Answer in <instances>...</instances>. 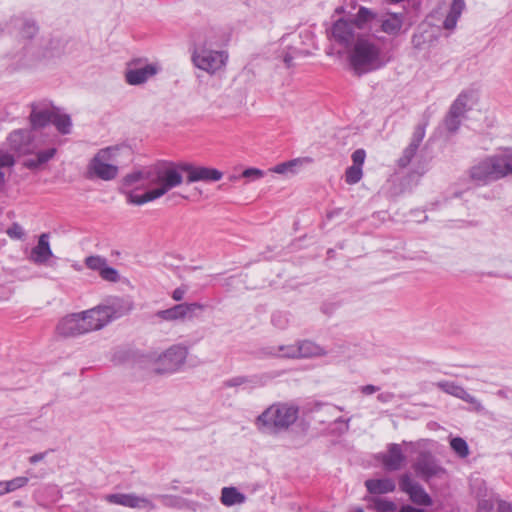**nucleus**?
Masks as SVG:
<instances>
[{"mask_svg": "<svg viewBox=\"0 0 512 512\" xmlns=\"http://www.w3.org/2000/svg\"><path fill=\"white\" fill-rule=\"evenodd\" d=\"M326 354L324 348L312 341L303 340L298 342V358L319 357Z\"/></svg>", "mask_w": 512, "mask_h": 512, "instance_id": "nucleus-24", "label": "nucleus"}, {"mask_svg": "<svg viewBox=\"0 0 512 512\" xmlns=\"http://www.w3.org/2000/svg\"><path fill=\"white\" fill-rule=\"evenodd\" d=\"M369 502L367 508L375 512H393L397 509V505L390 500L379 497L366 498Z\"/></svg>", "mask_w": 512, "mask_h": 512, "instance_id": "nucleus-31", "label": "nucleus"}, {"mask_svg": "<svg viewBox=\"0 0 512 512\" xmlns=\"http://www.w3.org/2000/svg\"><path fill=\"white\" fill-rule=\"evenodd\" d=\"M56 109L57 107L46 101L33 103L29 116L32 128L39 129L52 123Z\"/></svg>", "mask_w": 512, "mask_h": 512, "instance_id": "nucleus-17", "label": "nucleus"}, {"mask_svg": "<svg viewBox=\"0 0 512 512\" xmlns=\"http://www.w3.org/2000/svg\"><path fill=\"white\" fill-rule=\"evenodd\" d=\"M425 137V126L424 125H417L411 139V144H415L419 147L420 143Z\"/></svg>", "mask_w": 512, "mask_h": 512, "instance_id": "nucleus-46", "label": "nucleus"}, {"mask_svg": "<svg viewBox=\"0 0 512 512\" xmlns=\"http://www.w3.org/2000/svg\"><path fill=\"white\" fill-rule=\"evenodd\" d=\"M462 118V116L458 115L457 113H453V111L449 109V112L445 118L446 129L452 133L456 132L461 125Z\"/></svg>", "mask_w": 512, "mask_h": 512, "instance_id": "nucleus-39", "label": "nucleus"}, {"mask_svg": "<svg viewBox=\"0 0 512 512\" xmlns=\"http://www.w3.org/2000/svg\"><path fill=\"white\" fill-rule=\"evenodd\" d=\"M412 468L417 477L425 482H429L432 478L441 477L445 473V469L438 463L436 458L430 452L419 453Z\"/></svg>", "mask_w": 512, "mask_h": 512, "instance_id": "nucleus-13", "label": "nucleus"}, {"mask_svg": "<svg viewBox=\"0 0 512 512\" xmlns=\"http://www.w3.org/2000/svg\"><path fill=\"white\" fill-rule=\"evenodd\" d=\"M24 166L28 169H37L39 166H41V163H38V158L35 157V158H30V159H27L25 162H24Z\"/></svg>", "mask_w": 512, "mask_h": 512, "instance_id": "nucleus-53", "label": "nucleus"}, {"mask_svg": "<svg viewBox=\"0 0 512 512\" xmlns=\"http://www.w3.org/2000/svg\"><path fill=\"white\" fill-rule=\"evenodd\" d=\"M7 494L5 481H0V496Z\"/></svg>", "mask_w": 512, "mask_h": 512, "instance_id": "nucleus-58", "label": "nucleus"}, {"mask_svg": "<svg viewBox=\"0 0 512 512\" xmlns=\"http://www.w3.org/2000/svg\"><path fill=\"white\" fill-rule=\"evenodd\" d=\"M356 30L355 24L350 20L338 19L331 27V39L349 50L358 41V38L364 35Z\"/></svg>", "mask_w": 512, "mask_h": 512, "instance_id": "nucleus-12", "label": "nucleus"}, {"mask_svg": "<svg viewBox=\"0 0 512 512\" xmlns=\"http://www.w3.org/2000/svg\"><path fill=\"white\" fill-rule=\"evenodd\" d=\"M352 512H364V510L361 507H356L352 510Z\"/></svg>", "mask_w": 512, "mask_h": 512, "instance_id": "nucleus-59", "label": "nucleus"}, {"mask_svg": "<svg viewBox=\"0 0 512 512\" xmlns=\"http://www.w3.org/2000/svg\"><path fill=\"white\" fill-rule=\"evenodd\" d=\"M435 385L443 392L459 399H462L464 393L466 392V390L462 386L457 385L455 382L451 381H440L437 382Z\"/></svg>", "mask_w": 512, "mask_h": 512, "instance_id": "nucleus-33", "label": "nucleus"}, {"mask_svg": "<svg viewBox=\"0 0 512 512\" xmlns=\"http://www.w3.org/2000/svg\"><path fill=\"white\" fill-rule=\"evenodd\" d=\"M50 235L48 233H42L38 237L37 245L31 249L28 259L36 264L43 265L53 256L52 249L50 247Z\"/></svg>", "mask_w": 512, "mask_h": 512, "instance_id": "nucleus-18", "label": "nucleus"}, {"mask_svg": "<svg viewBox=\"0 0 512 512\" xmlns=\"http://www.w3.org/2000/svg\"><path fill=\"white\" fill-rule=\"evenodd\" d=\"M57 131L63 135L70 134L72 131V120L68 114L62 113L59 108L56 109L52 120Z\"/></svg>", "mask_w": 512, "mask_h": 512, "instance_id": "nucleus-29", "label": "nucleus"}, {"mask_svg": "<svg viewBox=\"0 0 512 512\" xmlns=\"http://www.w3.org/2000/svg\"><path fill=\"white\" fill-rule=\"evenodd\" d=\"M452 450L461 458L469 455V447L467 442L461 437H454L450 440Z\"/></svg>", "mask_w": 512, "mask_h": 512, "instance_id": "nucleus-35", "label": "nucleus"}, {"mask_svg": "<svg viewBox=\"0 0 512 512\" xmlns=\"http://www.w3.org/2000/svg\"><path fill=\"white\" fill-rule=\"evenodd\" d=\"M245 500L246 496L235 487H224L221 491V502L225 506L242 504Z\"/></svg>", "mask_w": 512, "mask_h": 512, "instance_id": "nucleus-27", "label": "nucleus"}, {"mask_svg": "<svg viewBox=\"0 0 512 512\" xmlns=\"http://www.w3.org/2000/svg\"><path fill=\"white\" fill-rule=\"evenodd\" d=\"M283 62L287 68L292 67L293 66V56L289 53H285V55L283 56Z\"/></svg>", "mask_w": 512, "mask_h": 512, "instance_id": "nucleus-57", "label": "nucleus"}, {"mask_svg": "<svg viewBox=\"0 0 512 512\" xmlns=\"http://www.w3.org/2000/svg\"><path fill=\"white\" fill-rule=\"evenodd\" d=\"M277 355L286 358H298V342L296 344L279 346Z\"/></svg>", "mask_w": 512, "mask_h": 512, "instance_id": "nucleus-42", "label": "nucleus"}, {"mask_svg": "<svg viewBox=\"0 0 512 512\" xmlns=\"http://www.w3.org/2000/svg\"><path fill=\"white\" fill-rule=\"evenodd\" d=\"M7 235L13 239H22L25 235L23 228L18 223H13L6 231Z\"/></svg>", "mask_w": 512, "mask_h": 512, "instance_id": "nucleus-44", "label": "nucleus"}, {"mask_svg": "<svg viewBox=\"0 0 512 512\" xmlns=\"http://www.w3.org/2000/svg\"><path fill=\"white\" fill-rule=\"evenodd\" d=\"M242 176L245 178L258 179L263 176V171L257 168H248L243 171Z\"/></svg>", "mask_w": 512, "mask_h": 512, "instance_id": "nucleus-50", "label": "nucleus"}, {"mask_svg": "<svg viewBox=\"0 0 512 512\" xmlns=\"http://www.w3.org/2000/svg\"><path fill=\"white\" fill-rule=\"evenodd\" d=\"M99 275L103 280L113 283L118 282L120 279L119 272L115 268L108 266V264L104 266Z\"/></svg>", "mask_w": 512, "mask_h": 512, "instance_id": "nucleus-41", "label": "nucleus"}, {"mask_svg": "<svg viewBox=\"0 0 512 512\" xmlns=\"http://www.w3.org/2000/svg\"><path fill=\"white\" fill-rule=\"evenodd\" d=\"M362 176V167L352 165L348 167L345 172V181L346 183L353 185L358 183L361 180Z\"/></svg>", "mask_w": 512, "mask_h": 512, "instance_id": "nucleus-40", "label": "nucleus"}, {"mask_svg": "<svg viewBox=\"0 0 512 512\" xmlns=\"http://www.w3.org/2000/svg\"><path fill=\"white\" fill-rule=\"evenodd\" d=\"M381 461L386 470L397 471L404 465L406 457L401 446L393 443L389 445L387 453L381 456Z\"/></svg>", "mask_w": 512, "mask_h": 512, "instance_id": "nucleus-19", "label": "nucleus"}, {"mask_svg": "<svg viewBox=\"0 0 512 512\" xmlns=\"http://www.w3.org/2000/svg\"><path fill=\"white\" fill-rule=\"evenodd\" d=\"M365 486L368 492L374 495L394 492L396 489L394 480L390 478L368 479L365 481Z\"/></svg>", "mask_w": 512, "mask_h": 512, "instance_id": "nucleus-22", "label": "nucleus"}, {"mask_svg": "<svg viewBox=\"0 0 512 512\" xmlns=\"http://www.w3.org/2000/svg\"><path fill=\"white\" fill-rule=\"evenodd\" d=\"M399 512H424V510L416 508V507L411 506V505H403L400 508Z\"/></svg>", "mask_w": 512, "mask_h": 512, "instance_id": "nucleus-56", "label": "nucleus"}, {"mask_svg": "<svg viewBox=\"0 0 512 512\" xmlns=\"http://www.w3.org/2000/svg\"><path fill=\"white\" fill-rule=\"evenodd\" d=\"M299 407L288 402H275L268 406L255 420L258 432L268 436H279L296 423Z\"/></svg>", "mask_w": 512, "mask_h": 512, "instance_id": "nucleus-2", "label": "nucleus"}, {"mask_svg": "<svg viewBox=\"0 0 512 512\" xmlns=\"http://www.w3.org/2000/svg\"><path fill=\"white\" fill-rule=\"evenodd\" d=\"M84 263L87 268L100 273L107 264V259L99 255H92L86 257Z\"/></svg>", "mask_w": 512, "mask_h": 512, "instance_id": "nucleus-36", "label": "nucleus"}, {"mask_svg": "<svg viewBox=\"0 0 512 512\" xmlns=\"http://www.w3.org/2000/svg\"><path fill=\"white\" fill-rule=\"evenodd\" d=\"M56 154L55 148H49L47 150L39 151L36 154V157L38 158V163H41V165L47 163L49 160H51Z\"/></svg>", "mask_w": 512, "mask_h": 512, "instance_id": "nucleus-45", "label": "nucleus"}, {"mask_svg": "<svg viewBox=\"0 0 512 512\" xmlns=\"http://www.w3.org/2000/svg\"><path fill=\"white\" fill-rule=\"evenodd\" d=\"M461 400L471 404L473 411H475L477 413L484 412V406L482 405L481 401L478 400L473 395L469 394L467 391L464 393Z\"/></svg>", "mask_w": 512, "mask_h": 512, "instance_id": "nucleus-43", "label": "nucleus"}, {"mask_svg": "<svg viewBox=\"0 0 512 512\" xmlns=\"http://www.w3.org/2000/svg\"><path fill=\"white\" fill-rule=\"evenodd\" d=\"M96 330L99 328L91 309L66 315L56 326L57 335L63 338L77 337Z\"/></svg>", "mask_w": 512, "mask_h": 512, "instance_id": "nucleus-6", "label": "nucleus"}, {"mask_svg": "<svg viewBox=\"0 0 512 512\" xmlns=\"http://www.w3.org/2000/svg\"><path fill=\"white\" fill-rule=\"evenodd\" d=\"M161 66L158 63H143L142 59H133L127 64L125 81L132 86L146 83L159 73Z\"/></svg>", "mask_w": 512, "mask_h": 512, "instance_id": "nucleus-9", "label": "nucleus"}, {"mask_svg": "<svg viewBox=\"0 0 512 512\" xmlns=\"http://www.w3.org/2000/svg\"><path fill=\"white\" fill-rule=\"evenodd\" d=\"M187 290H188V288L185 285H182V286L176 288L171 294L172 299L176 302L183 300L185 297V294L187 293Z\"/></svg>", "mask_w": 512, "mask_h": 512, "instance_id": "nucleus-49", "label": "nucleus"}, {"mask_svg": "<svg viewBox=\"0 0 512 512\" xmlns=\"http://www.w3.org/2000/svg\"><path fill=\"white\" fill-rule=\"evenodd\" d=\"M206 305L199 302H184L176 304L168 309L159 310L155 317L166 322L192 321L199 316L198 311H204Z\"/></svg>", "mask_w": 512, "mask_h": 512, "instance_id": "nucleus-8", "label": "nucleus"}, {"mask_svg": "<svg viewBox=\"0 0 512 512\" xmlns=\"http://www.w3.org/2000/svg\"><path fill=\"white\" fill-rule=\"evenodd\" d=\"M470 177L477 184L485 185L508 175L512 176V154L488 156L470 168Z\"/></svg>", "mask_w": 512, "mask_h": 512, "instance_id": "nucleus-4", "label": "nucleus"}, {"mask_svg": "<svg viewBox=\"0 0 512 512\" xmlns=\"http://www.w3.org/2000/svg\"><path fill=\"white\" fill-rule=\"evenodd\" d=\"M494 508V502L491 499H481L478 502L477 509L479 512H491Z\"/></svg>", "mask_w": 512, "mask_h": 512, "instance_id": "nucleus-48", "label": "nucleus"}, {"mask_svg": "<svg viewBox=\"0 0 512 512\" xmlns=\"http://www.w3.org/2000/svg\"><path fill=\"white\" fill-rule=\"evenodd\" d=\"M348 62L357 76L375 71L385 65L381 47L367 34L359 37L348 50Z\"/></svg>", "mask_w": 512, "mask_h": 512, "instance_id": "nucleus-3", "label": "nucleus"}, {"mask_svg": "<svg viewBox=\"0 0 512 512\" xmlns=\"http://www.w3.org/2000/svg\"><path fill=\"white\" fill-rule=\"evenodd\" d=\"M45 456H46V452L34 454L29 458V462L31 464H36V463L42 461L45 458Z\"/></svg>", "mask_w": 512, "mask_h": 512, "instance_id": "nucleus-55", "label": "nucleus"}, {"mask_svg": "<svg viewBox=\"0 0 512 512\" xmlns=\"http://www.w3.org/2000/svg\"><path fill=\"white\" fill-rule=\"evenodd\" d=\"M105 500L111 504L121 505L134 509L153 510L156 505L153 501L144 496H138L134 493H115L105 496Z\"/></svg>", "mask_w": 512, "mask_h": 512, "instance_id": "nucleus-16", "label": "nucleus"}, {"mask_svg": "<svg viewBox=\"0 0 512 512\" xmlns=\"http://www.w3.org/2000/svg\"><path fill=\"white\" fill-rule=\"evenodd\" d=\"M400 490L409 496L411 502L419 506L432 505V498L425 491L421 484L413 480L411 475L405 473L399 478Z\"/></svg>", "mask_w": 512, "mask_h": 512, "instance_id": "nucleus-14", "label": "nucleus"}, {"mask_svg": "<svg viewBox=\"0 0 512 512\" xmlns=\"http://www.w3.org/2000/svg\"><path fill=\"white\" fill-rule=\"evenodd\" d=\"M302 159H293L287 162L280 163L276 165L272 171L277 174H287L296 172L295 168L302 164Z\"/></svg>", "mask_w": 512, "mask_h": 512, "instance_id": "nucleus-34", "label": "nucleus"}, {"mask_svg": "<svg viewBox=\"0 0 512 512\" xmlns=\"http://www.w3.org/2000/svg\"><path fill=\"white\" fill-rule=\"evenodd\" d=\"M464 9V0H452L450 11L443 22V27L446 30H453Z\"/></svg>", "mask_w": 512, "mask_h": 512, "instance_id": "nucleus-25", "label": "nucleus"}, {"mask_svg": "<svg viewBox=\"0 0 512 512\" xmlns=\"http://www.w3.org/2000/svg\"><path fill=\"white\" fill-rule=\"evenodd\" d=\"M498 395L501 396V397H506V394L502 390L498 391Z\"/></svg>", "mask_w": 512, "mask_h": 512, "instance_id": "nucleus-60", "label": "nucleus"}, {"mask_svg": "<svg viewBox=\"0 0 512 512\" xmlns=\"http://www.w3.org/2000/svg\"><path fill=\"white\" fill-rule=\"evenodd\" d=\"M15 157L9 152L0 149V191L4 188L7 177L15 166Z\"/></svg>", "mask_w": 512, "mask_h": 512, "instance_id": "nucleus-23", "label": "nucleus"}, {"mask_svg": "<svg viewBox=\"0 0 512 512\" xmlns=\"http://www.w3.org/2000/svg\"><path fill=\"white\" fill-rule=\"evenodd\" d=\"M476 102V92L471 89L464 90L454 100V102L450 106V110H452L453 113H457L458 115L464 117L466 112H468Z\"/></svg>", "mask_w": 512, "mask_h": 512, "instance_id": "nucleus-21", "label": "nucleus"}, {"mask_svg": "<svg viewBox=\"0 0 512 512\" xmlns=\"http://www.w3.org/2000/svg\"><path fill=\"white\" fill-rule=\"evenodd\" d=\"M377 399L382 403H389L394 399V394L392 392H383L378 394Z\"/></svg>", "mask_w": 512, "mask_h": 512, "instance_id": "nucleus-52", "label": "nucleus"}, {"mask_svg": "<svg viewBox=\"0 0 512 512\" xmlns=\"http://www.w3.org/2000/svg\"><path fill=\"white\" fill-rule=\"evenodd\" d=\"M188 350L182 345H173L159 356L155 372L158 374L176 372L186 361Z\"/></svg>", "mask_w": 512, "mask_h": 512, "instance_id": "nucleus-11", "label": "nucleus"}, {"mask_svg": "<svg viewBox=\"0 0 512 512\" xmlns=\"http://www.w3.org/2000/svg\"><path fill=\"white\" fill-rule=\"evenodd\" d=\"M181 169L186 173V183L194 182H217L222 179L223 173L215 168L195 166L189 163L181 164Z\"/></svg>", "mask_w": 512, "mask_h": 512, "instance_id": "nucleus-15", "label": "nucleus"}, {"mask_svg": "<svg viewBox=\"0 0 512 512\" xmlns=\"http://www.w3.org/2000/svg\"><path fill=\"white\" fill-rule=\"evenodd\" d=\"M366 158L364 149H357L352 153V161L354 166L362 167Z\"/></svg>", "mask_w": 512, "mask_h": 512, "instance_id": "nucleus-47", "label": "nucleus"}, {"mask_svg": "<svg viewBox=\"0 0 512 512\" xmlns=\"http://www.w3.org/2000/svg\"><path fill=\"white\" fill-rule=\"evenodd\" d=\"M181 164L161 163L147 170L136 171L124 177L125 186L144 187L147 189L143 194L136 191L127 193V202L133 205H143L145 203L159 199L172 189L179 187L184 182Z\"/></svg>", "mask_w": 512, "mask_h": 512, "instance_id": "nucleus-1", "label": "nucleus"}, {"mask_svg": "<svg viewBox=\"0 0 512 512\" xmlns=\"http://www.w3.org/2000/svg\"><path fill=\"white\" fill-rule=\"evenodd\" d=\"M418 148L419 147L416 146L415 144L410 143L404 149L402 156L399 158L398 165L402 168L407 167L410 164V162L412 161V159L414 158V156L416 155Z\"/></svg>", "mask_w": 512, "mask_h": 512, "instance_id": "nucleus-37", "label": "nucleus"}, {"mask_svg": "<svg viewBox=\"0 0 512 512\" xmlns=\"http://www.w3.org/2000/svg\"><path fill=\"white\" fill-rule=\"evenodd\" d=\"M403 25V17L401 14L393 13L381 23V30L389 35H397Z\"/></svg>", "mask_w": 512, "mask_h": 512, "instance_id": "nucleus-28", "label": "nucleus"}, {"mask_svg": "<svg viewBox=\"0 0 512 512\" xmlns=\"http://www.w3.org/2000/svg\"><path fill=\"white\" fill-rule=\"evenodd\" d=\"M8 144L14 151L27 154L31 151V135L27 130H15L8 136Z\"/></svg>", "mask_w": 512, "mask_h": 512, "instance_id": "nucleus-20", "label": "nucleus"}, {"mask_svg": "<svg viewBox=\"0 0 512 512\" xmlns=\"http://www.w3.org/2000/svg\"><path fill=\"white\" fill-rule=\"evenodd\" d=\"M118 148L107 147L100 149L89 161L86 170L88 179L111 181L118 175Z\"/></svg>", "mask_w": 512, "mask_h": 512, "instance_id": "nucleus-5", "label": "nucleus"}, {"mask_svg": "<svg viewBox=\"0 0 512 512\" xmlns=\"http://www.w3.org/2000/svg\"><path fill=\"white\" fill-rule=\"evenodd\" d=\"M497 512H512V504L504 500H497Z\"/></svg>", "mask_w": 512, "mask_h": 512, "instance_id": "nucleus-51", "label": "nucleus"}, {"mask_svg": "<svg viewBox=\"0 0 512 512\" xmlns=\"http://www.w3.org/2000/svg\"><path fill=\"white\" fill-rule=\"evenodd\" d=\"M28 482L29 478L26 476H18L11 480L5 481L7 494L25 487L28 484Z\"/></svg>", "mask_w": 512, "mask_h": 512, "instance_id": "nucleus-38", "label": "nucleus"}, {"mask_svg": "<svg viewBox=\"0 0 512 512\" xmlns=\"http://www.w3.org/2000/svg\"><path fill=\"white\" fill-rule=\"evenodd\" d=\"M228 59L224 51H216L207 48H200L194 51L192 55L193 64L210 74L220 70Z\"/></svg>", "mask_w": 512, "mask_h": 512, "instance_id": "nucleus-10", "label": "nucleus"}, {"mask_svg": "<svg viewBox=\"0 0 512 512\" xmlns=\"http://www.w3.org/2000/svg\"><path fill=\"white\" fill-rule=\"evenodd\" d=\"M260 379L257 376H235L224 381L223 385L226 388L249 387L253 388L260 385Z\"/></svg>", "mask_w": 512, "mask_h": 512, "instance_id": "nucleus-26", "label": "nucleus"}, {"mask_svg": "<svg viewBox=\"0 0 512 512\" xmlns=\"http://www.w3.org/2000/svg\"><path fill=\"white\" fill-rule=\"evenodd\" d=\"M376 17V14L366 7H360L357 14L355 15V18L353 20H350L355 24V27L358 30H362L367 27V25L373 21Z\"/></svg>", "mask_w": 512, "mask_h": 512, "instance_id": "nucleus-32", "label": "nucleus"}, {"mask_svg": "<svg viewBox=\"0 0 512 512\" xmlns=\"http://www.w3.org/2000/svg\"><path fill=\"white\" fill-rule=\"evenodd\" d=\"M379 390V387L374 385H365L361 387V392L365 395H371Z\"/></svg>", "mask_w": 512, "mask_h": 512, "instance_id": "nucleus-54", "label": "nucleus"}, {"mask_svg": "<svg viewBox=\"0 0 512 512\" xmlns=\"http://www.w3.org/2000/svg\"><path fill=\"white\" fill-rule=\"evenodd\" d=\"M133 308V303L124 298L114 297L105 304L98 305L91 309L99 330L111 321L127 315Z\"/></svg>", "mask_w": 512, "mask_h": 512, "instance_id": "nucleus-7", "label": "nucleus"}, {"mask_svg": "<svg viewBox=\"0 0 512 512\" xmlns=\"http://www.w3.org/2000/svg\"><path fill=\"white\" fill-rule=\"evenodd\" d=\"M14 26L19 30L21 37L24 39H31L38 32L35 22L28 19H15Z\"/></svg>", "mask_w": 512, "mask_h": 512, "instance_id": "nucleus-30", "label": "nucleus"}]
</instances>
